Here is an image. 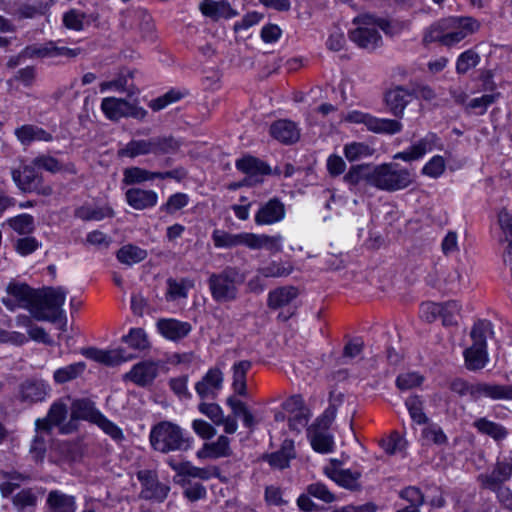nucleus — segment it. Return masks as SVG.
Segmentation results:
<instances>
[{"label":"nucleus","mask_w":512,"mask_h":512,"mask_svg":"<svg viewBox=\"0 0 512 512\" xmlns=\"http://www.w3.org/2000/svg\"><path fill=\"white\" fill-rule=\"evenodd\" d=\"M6 292L7 296L2 298V303L8 310L25 308L36 320L52 323H56L61 316L66 299V292L61 287L33 289L26 283L16 281L7 285Z\"/></svg>","instance_id":"obj_1"},{"label":"nucleus","mask_w":512,"mask_h":512,"mask_svg":"<svg viewBox=\"0 0 512 512\" xmlns=\"http://www.w3.org/2000/svg\"><path fill=\"white\" fill-rule=\"evenodd\" d=\"M344 179L352 185L365 180L371 186L390 192L403 190L414 181L413 174L396 163H385L374 167L355 166L350 169Z\"/></svg>","instance_id":"obj_2"},{"label":"nucleus","mask_w":512,"mask_h":512,"mask_svg":"<svg viewBox=\"0 0 512 512\" xmlns=\"http://www.w3.org/2000/svg\"><path fill=\"white\" fill-rule=\"evenodd\" d=\"M479 28V22L471 17L442 18L425 30L423 41L426 44L435 42L447 48H454Z\"/></svg>","instance_id":"obj_3"},{"label":"nucleus","mask_w":512,"mask_h":512,"mask_svg":"<svg viewBox=\"0 0 512 512\" xmlns=\"http://www.w3.org/2000/svg\"><path fill=\"white\" fill-rule=\"evenodd\" d=\"M356 28L350 32V38L358 46L365 49H375L381 44L379 30L394 35L400 31L398 24L378 19L371 15H361L354 19Z\"/></svg>","instance_id":"obj_4"},{"label":"nucleus","mask_w":512,"mask_h":512,"mask_svg":"<svg viewBox=\"0 0 512 512\" xmlns=\"http://www.w3.org/2000/svg\"><path fill=\"white\" fill-rule=\"evenodd\" d=\"M213 240L216 247L230 248L244 244L251 249H266L272 253L281 251V237L258 235L252 233L230 234L215 230Z\"/></svg>","instance_id":"obj_5"},{"label":"nucleus","mask_w":512,"mask_h":512,"mask_svg":"<svg viewBox=\"0 0 512 512\" xmlns=\"http://www.w3.org/2000/svg\"><path fill=\"white\" fill-rule=\"evenodd\" d=\"M242 281L236 267L228 266L219 273H212L208 278L212 298L219 303L234 301L238 295V285Z\"/></svg>","instance_id":"obj_6"},{"label":"nucleus","mask_w":512,"mask_h":512,"mask_svg":"<svg viewBox=\"0 0 512 512\" xmlns=\"http://www.w3.org/2000/svg\"><path fill=\"white\" fill-rule=\"evenodd\" d=\"M12 178L17 187L25 193L50 196L53 192L52 187L45 183L42 173L38 171L34 164L13 170Z\"/></svg>","instance_id":"obj_7"},{"label":"nucleus","mask_w":512,"mask_h":512,"mask_svg":"<svg viewBox=\"0 0 512 512\" xmlns=\"http://www.w3.org/2000/svg\"><path fill=\"white\" fill-rule=\"evenodd\" d=\"M168 464L176 472L175 482L183 486L189 484L191 478L207 481L220 476V470L217 466L196 467L189 461L175 462L172 459L168 460Z\"/></svg>","instance_id":"obj_8"},{"label":"nucleus","mask_w":512,"mask_h":512,"mask_svg":"<svg viewBox=\"0 0 512 512\" xmlns=\"http://www.w3.org/2000/svg\"><path fill=\"white\" fill-rule=\"evenodd\" d=\"M434 149H442V143L436 134L429 133L406 150L396 153L393 158L404 162L417 161Z\"/></svg>","instance_id":"obj_9"},{"label":"nucleus","mask_w":512,"mask_h":512,"mask_svg":"<svg viewBox=\"0 0 512 512\" xmlns=\"http://www.w3.org/2000/svg\"><path fill=\"white\" fill-rule=\"evenodd\" d=\"M512 476V464L508 462H497L490 473H483L477 477L480 486L483 489L491 490L497 493L504 489L502 484Z\"/></svg>","instance_id":"obj_10"},{"label":"nucleus","mask_w":512,"mask_h":512,"mask_svg":"<svg viewBox=\"0 0 512 512\" xmlns=\"http://www.w3.org/2000/svg\"><path fill=\"white\" fill-rule=\"evenodd\" d=\"M82 355L88 359L106 366H115L133 358V355L126 353L123 348L113 350H102L95 347L82 349Z\"/></svg>","instance_id":"obj_11"},{"label":"nucleus","mask_w":512,"mask_h":512,"mask_svg":"<svg viewBox=\"0 0 512 512\" xmlns=\"http://www.w3.org/2000/svg\"><path fill=\"white\" fill-rule=\"evenodd\" d=\"M189 447V439L178 425L162 421V452L187 450Z\"/></svg>","instance_id":"obj_12"},{"label":"nucleus","mask_w":512,"mask_h":512,"mask_svg":"<svg viewBox=\"0 0 512 512\" xmlns=\"http://www.w3.org/2000/svg\"><path fill=\"white\" fill-rule=\"evenodd\" d=\"M194 288V282L188 278H168L166 280L165 301L174 307L180 306L188 298L189 291Z\"/></svg>","instance_id":"obj_13"},{"label":"nucleus","mask_w":512,"mask_h":512,"mask_svg":"<svg viewBox=\"0 0 512 512\" xmlns=\"http://www.w3.org/2000/svg\"><path fill=\"white\" fill-rule=\"evenodd\" d=\"M68 415V405L65 400L59 399L55 401L45 418H39L35 421L36 431L50 433L54 426L62 424Z\"/></svg>","instance_id":"obj_14"},{"label":"nucleus","mask_w":512,"mask_h":512,"mask_svg":"<svg viewBox=\"0 0 512 512\" xmlns=\"http://www.w3.org/2000/svg\"><path fill=\"white\" fill-rule=\"evenodd\" d=\"M223 373L218 368H211L196 383L195 390L201 399H215L222 388Z\"/></svg>","instance_id":"obj_15"},{"label":"nucleus","mask_w":512,"mask_h":512,"mask_svg":"<svg viewBox=\"0 0 512 512\" xmlns=\"http://www.w3.org/2000/svg\"><path fill=\"white\" fill-rule=\"evenodd\" d=\"M17 140L24 146L33 142H52L54 137L52 133L42 127L33 124H24L15 129Z\"/></svg>","instance_id":"obj_16"},{"label":"nucleus","mask_w":512,"mask_h":512,"mask_svg":"<svg viewBox=\"0 0 512 512\" xmlns=\"http://www.w3.org/2000/svg\"><path fill=\"white\" fill-rule=\"evenodd\" d=\"M49 391V387L41 380H27L19 387V398L23 403L33 404L43 401Z\"/></svg>","instance_id":"obj_17"},{"label":"nucleus","mask_w":512,"mask_h":512,"mask_svg":"<svg viewBox=\"0 0 512 512\" xmlns=\"http://www.w3.org/2000/svg\"><path fill=\"white\" fill-rule=\"evenodd\" d=\"M359 238L363 246L370 250H376L386 245L388 233L385 226H363L359 229Z\"/></svg>","instance_id":"obj_18"},{"label":"nucleus","mask_w":512,"mask_h":512,"mask_svg":"<svg viewBox=\"0 0 512 512\" xmlns=\"http://www.w3.org/2000/svg\"><path fill=\"white\" fill-rule=\"evenodd\" d=\"M232 454L230 448V440L228 437L221 435L215 442L205 443L201 449L196 453L200 460L204 459H218L222 457H229Z\"/></svg>","instance_id":"obj_19"},{"label":"nucleus","mask_w":512,"mask_h":512,"mask_svg":"<svg viewBox=\"0 0 512 512\" xmlns=\"http://www.w3.org/2000/svg\"><path fill=\"white\" fill-rule=\"evenodd\" d=\"M158 374V364L152 361H143L133 366L125 375L126 379L137 385L145 386L153 381Z\"/></svg>","instance_id":"obj_20"},{"label":"nucleus","mask_w":512,"mask_h":512,"mask_svg":"<svg viewBox=\"0 0 512 512\" xmlns=\"http://www.w3.org/2000/svg\"><path fill=\"white\" fill-rule=\"evenodd\" d=\"M368 131L377 134H396L402 130V124L398 120L378 118L369 113H366L364 120L361 124Z\"/></svg>","instance_id":"obj_21"},{"label":"nucleus","mask_w":512,"mask_h":512,"mask_svg":"<svg viewBox=\"0 0 512 512\" xmlns=\"http://www.w3.org/2000/svg\"><path fill=\"white\" fill-rule=\"evenodd\" d=\"M296 457L293 440L285 439L281 448L273 453L264 455L263 459L273 468L285 469L289 467V463Z\"/></svg>","instance_id":"obj_22"},{"label":"nucleus","mask_w":512,"mask_h":512,"mask_svg":"<svg viewBox=\"0 0 512 512\" xmlns=\"http://www.w3.org/2000/svg\"><path fill=\"white\" fill-rule=\"evenodd\" d=\"M202 14L213 20L230 19L237 16V11L228 2L203 0L200 4Z\"/></svg>","instance_id":"obj_23"},{"label":"nucleus","mask_w":512,"mask_h":512,"mask_svg":"<svg viewBox=\"0 0 512 512\" xmlns=\"http://www.w3.org/2000/svg\"><path fill=\"white\" fill-rule=\"evenodd\" d=\"M325 474L336 482L338 485L349 489V490H358L360 488L359 472H352L349 469H339L335 465H331L324 468Z\"/></svg>","instance_id":"obj_24"},{"label":"nucleus","mask_w":512,"mask_h":512,"mask_svg":"<svg viewBox=\"0 0 512 512\" xmlns=\"http://www.w3.org/2000/svg\"><path fill=\"white\" fill-rule=\"evenodd\" d=\"M125 198L129 206L136 210H142L157 204L158 195L153 190H143L139 188H130L125 193Z\"/></svg>","instance_id":"obj_25"},{"label":"nucleus","mask_w":512,"mask_h":512,"mask_svg":"<svg viewBox=\"0 0 512 512\" xmlns=\"http://www.w3.org/2000/svg\"><path fill=\"white\" fill-rule=\"evenodd\" d=\"M285 213L283 203L277 199H271L259 209L256 214V221L257 224H274L282 221Z\"/></svg>","instance_id":"obj_26"},{"label":"nucleus","mask_w":512,"mask_h":512,"mask_svg":"<svg viewBox=\"0 0 512 512\" xmlns=\"http://www.w3.org/2000/svg\"><path fill=\"white\" fill-rule=\"evenodd\" d=\"M413 97V94L407 89L396 87L386 93L385 101L395 116H401Z\"/></svg>","instance_id":"obj_27"},{"label":"nucleus","mask_w":512,"mask_h":512,"mask_svg":"<svg viewBox=\"0 0 512 512\" xmlns=\"http://www.w3.org/2000/svg\"><path fill=\"white\" fill-rule=\"evenodd\" d=\"M472 393L479 395V398L484 396L492 400L512 401V385L478 383L475 384V388Z\"/></svg>","instance_id":"obj_28"},{"label":"nucleus","mask_w":512,"mask_h":512,"mask_svg":"<svg viewBox=\"0 0 512 512\" xmlns=\"http://www.w3.org/2000/svg\"><path fill=\"white\" fill-rule=\"evenodd\" d=\"M71 418L74 420H87L95 424L101 412L95 407L94 402L89 399H75L71 403Z\"/></svg>","instance_id":"obj_29"},{"label":"nucleus","mask_w":512,"mask_h":512,"mask_svg":"<svg viewBox=\"0 0 512 512\" xmlns=\"http://www.w3.org/2000/svg\"><path fill=\"white\" fill-rule=\"evenodd\" d=\"M192 326L189 322L174 318H162V336L168 340L177 342L188 336Z\"/></svg>","instance_id":"obj_30"},{"label":"nucleus","mask_w":512,"mask_h":512,"mask_svg":"<svg viewBox=\"0 0 512 512\" xmlns=\"http://www.w3.org/2000/svg\"><path fill=\"white\" fill-rule=\"evenodd\" d=\"M271 135L280 142L293 143L300 137L297 125L289 120H279L270 127Z\"/></svg>","instance_id":"obj_31"},{"label":"nucleus","mask_w":512,"mask_h":512,"mask_svg":"<svg viewBox=\"0 0 512 512\" xmlns=\"http://www.w3.org/2000/svg\"><path fill=\"white\" fill-rule=\"evenodd\" d=\"M46 503L50 512H76L75 497L59 490L50 491Z\"/></svg>","instance_id":"obj_32"},{"label":"nucleus","mask_w":512,"mask_h":512,"mask_svg":"<svg viewBox=\"0 0 512 512\" xmlns=\"http://www.w3.org/2000/svg\"><path fill=\"white\" fill-rule=\"evenodd\" d=\"M298 296V289L294 286H283L270 291L267 304L271 309H279L289 305Z\"/></svg>","instance_id":"obj_33"},{"label":"nucleus","mask_w":512,"mask_h":512,"mask_svg":"<svg viewBox=\"0 0 512 512\" xmlns=\"http://www.w3.org/2000/svg\"><path fill=\"white\" fill-rule=\"evenodd\" d=\"M75 216L83 221H102L111 219L114 216V211L108 205H82L75 210Z\"/></svg>","instance_id":"obj_34"},{"label":"nucleus","mask_w":512,"mask_h":512,"mask_svg":"<svg viewBox=\"0 0 512 512\" xmlns=\"http://www.w3.org/2000/svg\"><path fill=\"white\" fill-rule=\"evenodd\" d=\"M137 478L142 485L140 496L150 500L158 497L160 485L156 471L141 470L137 473Z\"/></svg>","instance_id":"obj_35"},{"label":"nucleus","mask_w":512,"mask_h":512,"mask_svg":"<svg viewBox=\"0 0 512 512\" xmlns=\"http://www.w3.org/2000/svg\"><path fill=\"white\" fill-rule=\"evenodd\" d=\"M236 167L239 171L250 177H257L270 173L269 167L257 158L245 155L236 161Z\"/></svg>","instance_id":"obj_36"},{"label":"nucleus","mask_w":512,"mask_h":512,"mask_svg":"<svg viewBox=\"0 0 512 512\" xmlns=\"http://www.w3.org/2000/svg\"><path fill=\"white\" fill-rule=\"evenodd\" d=\"M155 178H160V171L152 172L144 168L132 166L124 169L122 182L125 185H135L151 181Z\"/></svg>","instance_id":"obj_37"},{"label":"nucleus","mask_w":512,"mask_h":512,"mask_svg":"<svg viewBox=\"0 0 512 512\" xmlns=\"http://www.w3.org/2000/svg\"><path fill=\"white\" fill-rule=\"evenodd\" d=\"M0 477L5 480L0 483V493L3 498L9 497L22 482L28 479L27 476L15 470H0Z\"/></svg>","instance_id":"obj_38"},{"label":"nucleus","mask_w":512,"mask_h":512,"mask_svg":"<svg viewBox=\"0 0 512 512\" xmlns=\"http://www.w3.org/2000/svg\"><path fill=\"white\" fill-rule=\"evenodd\" d=\"M463 355L465 359V366L470 371L483 369L489 360L487 349H481L473 346L465 349Z\"/></svg>","instance_id":"obj_39"},{"label":"nucleus","mask_w":512,"mask_h":512,"mask_svg":"<svg viewBox=\"0 0 512 512\" xmlns=\"http://www.w3.org/2000/svg\"><path fill=\"white\" fill-rule=\"evenodd\" d=\"M125 105V99L106 97L102 99L101 110L107 119L118 121L124 118Z\"/></svg>","instance_id":"obj_40"},{"label":"nucleus","mask_w":512,"mask_h":512,"mask_svg":"<svg viewBox=\"0 0 512 512\" xmlns=\"http://www.w3.org/2000/svg\"><path fill=\"white\" fill-rule=\"evenodd\" d=\"M492 324L487 320H479L474 323L470 337L472 339L473 347L487 349V338L492 335Z\"/></svg>","instance_id":"obj_41"},{"label":"nucleus","mask_w":512,"mask_h":512,"mask_svg":"<svg viewBox=\"0 0 512 512\" xmlns=\"http://www.w3.org/2000/svg\"><path fill=\"white\" fill-rule=\"evenodd\" d=\"M308 435L312 448L319 453H329L333 450L334 440L333 437L326 431L318 429H309Z\"/></svg>","instance_id":"obj_42"},{"label":"nucleus","mask_w":512,"mask_h":512,"mask_svg":"<svg viewBox=\"0 0 512 512\" xmlns=\"http://www.w3.org/2000/svg\"><path fill=\"white\" fill-rule=\"evenodd\" d=\"M152 142L148 140H134L129 141L124 148L119 149L118 155L120 157L135 158L140 155L149 154L152 151Z\"/></svg>","instance_id":"obj_43"},{"label":"nucleus","mask_w":512,"mask_h":512,"mask_svg":"<svg viewBox=\"0 0 512 512\" xmlns=\"http://www.w3.org/2000/svg\"><path fill=\"white\" fill-rule=\"evenodd\" d=\"M343 153L348 161L353 162L372 156L374 149L366 143L353 141L344 146Z\"/></svg>","instance_id":"obj_44"},{"label":"nucleus","mask_w":512,"mask_h":512,"mask_svg":"<svg viewBox=\"0 0 512 512\" xmlns=\"http://www.w3.org/2000/svg\"><path fill=\"white\" fill-rule=\"evenodd\" d=\"M474 426L480 433L486 434L495 440H502L507 436V430L502 425L486 418L476 420Z\"/></svg>","instance_id":"obj_45"},{"label":"nucleus","mask_w":512,"mask_h":512,"mask_svg":"<svg viewBox=\"0 0 512 512\" xmlns=\"http://www.w3.org/2000/svg\"><path fill=\"white\" fill-rule=\"evenodd\" d=\"M446 160L441 155L432 156L422 167L421 173L431 179L440 178L446 171Z\"/></svg>","instance_id":"obj_46"},{"label":"nucleus","mask_w":512,"mask_h":512,"mask_svg":"<svg viewBox=\"0 0 512 512\" xmlns=\"http://www.w3.org/2000/svg\"><path fill=\"white\" fill-rule=\"evenodd\" d=\"M147 254L145 250H142L133 245L123 246L117 252L118 260L126 265H133L141 262L146 258Z\"/></svg>","instance_id":"obj_47"},{"label":"nucleus","mask_w":512,"mask_h":512,"mask_svg":"<svg viewBox=\"0 0 512 512\" xmlns=\"http://www.w3.org/2000/svg\"><path fill=\"white\" fill-rule=\"evenodd\" d=\"M59 42H62V40H49L45 42L44 44H31L27 45L23 49V53L27 55L28 58H53V44H57Z\"/></svg>","instance_id":"obj_48"},{"label":"nucleus","mask_w":512,"mask_h":512,"mask_svg":"<svg viewBox=\"0 0 512 512\" xmlns=\"http://www.w3.org/2000/svg\"><path fill=\"white\" fill-rule=\"evenodd\" d=\"M86 14L75 8H71L63 13L62 24L63 26L71 31H82L84 30V20Z\"/></svg>","instance_id":"obj_49"},{"label":"nucleus","mask_w":512,"mask_h":512,"mask_svg":"<svg viewBox=\"0 0 512 512\" xmlns=\"http://www.w3.org/2000/svg\"><path fill=\"white\" fill-rule=\"evenodd\" d=\"M12 503L18 512H23L36 506L37 496L31 488H25L12 497Z\"/></svg>","instance_id":"obj_50"},{"label":"nucleus","mask_w":512,"mask_h":512,"mask_svg":"<svg viewBox=\"0 0 512 512\" xmlns=\"http://www.w3.org/2000/svg\"><path fill=\"white\" fill-rule=\"evenodd\" d=\"M85 368L86 364L84 362H77L66 367L59 368L54 372V380L57 383L68 382L81 375Z\"/></svg>","instance_id":"obj_51"},{"label":"nucleus","mask_w":512,"mask_h":512,"mask_svg":"<svg viewBox=\"0 0 512 512\" xmlns=\"http://www.w3.org/2000/svg\"><path fill=\"white\" fill-rule=\"evenodd\" d=\"M293 271V267L291 265H286L281 262L272 261L268 263L266 266L260 267L257 270L261 276L265 278H278V277H286L290 275Z\"/></svg>","instance_id":"obj_52"},{"label":"nucleus","mask_w":512,"mask_h":512,"mask_svg":"<svg viewBox=\"0 0 512 512\" xmlns=\"http://www.w3.org/2000/svg\"><path fill=\"white\" fill-rule=\"evenodd\" d=\"M122 340L135 350H144L149 347L147 335L141 328H132L128 335L123 336Z\"/></svg>","instance_id":"obj_53"},{"label":"nucleus","mask_w":512,"mask_h":512,"mask_svg":"<svg viewBox=\"0 0 512 512\" xmlns=\"http://www.w3.org/2000/svg\"><path fill=\"white\" fill-rule=\"evenodd\" d=\"M441 314L442 322L445 326H451L457 324V316L460 313L461 305L456 300H450L445 303H441Z\"/></svg>","instance_id":"obj_54"},{"label":"nucleus","mask_w":512,"mask_h":512,"mask_svg":"<svg viewBox=\"0 0 512 512\" xmlns=\"http://www.w3.org/2000/svg\"><path fill=\"white\" fill-rule=\"evenodd\" d=\"M498 93L485 94L480 97L473 98L466 106L467 109L471 110L476 114H484L487 108L493 104L498 98Z\"/></svg>","instance_id":"obj_55"},{"label":"nucleus","mask_w":512,"mask_h":512,"mask_svg":"<svg viewBox=\"0 0 512 512\" xmlns=\"http://www.w3.org/2000/svg\"><path fill=\"white\" fill-rule=\"evenodd\" d=\"M405 404L411 418L417 424H425L428 421V418L423 412V403L418 396L409 397Z\"/></svg>","instance_id":"obj_56"},{"label":"nucleus","mask_w":512,"mask_h":512,"mask_svg":"<svg viewBox=\"0 0 512 512\" xmlns=\"http://www.w3.org/2000/svg\"><path fill=\"white\" fill-rule=\"evenodd\" d=\"M34 166L39 170H45L51 173H58L62 170L60 161L50 155H39L33 160Z\"/></svg>","instance_id":"obj_57"},{"label":"nucleus","mask_w":512,"mask_h":512,"mask_svg":"<svg viewBox=\"0 0 512 512\" xmlns=\"http://www.w3.org/2000/svg\"><path fill=\"white\" fill-rule=\"evenodd\" d=\"M479 55L473 50H467L461 53L456 61V70L458 73H466L475 67L479 62Z\"/></svg>","instance_id":"obj_58"},{"label":"nucleus","mask_w":512,"mask_h":512,"mask_svg":"<svg viewBox=\"0 0 512 512\" xmlns=\"http://www.w3.org/2000/svg\"><path fill=\"white\" fill-rule=\"evenodd\" d=\"M424 378L416 372H406L400 374L396 379V386L400 390H409L422 384Z\"/></svg>","instance_id":"obj_59"},{"label":"nucleus","mask_w":512,"mask_h":512,"mask_svg":"<svg viewBox=\"0 0 512 512\" xmlns=\"http://www.w3.org/2000/svg\"><path fill=\"white\" fill-rule=\"evenodd\" d=\"M95 424L103 430L104 433L109 435L115 441H122L124 434L122 430L113 422L108 420L103 414L98 417Z\"/></svg>","instance_id":"obj_60"},{"label":"nucleus","mask_w":512,"mask_h":512,"mask_svg":"<svg viewBox=\"0 0 512 512\" xmlns=\"http://www.w3.org/2000/svg\"><path fill=\"white\" fill-rule=\"evenodd\" d=\"M310 419L309 409H302L300 412L289 415V428L297 433L301 432L308 424Z\"/></svg>","instance_id":"obj_61"},{"label":"nucleus","mask_w":512,"mask_h":512,"mask_svg":"<svg viewBox=\"0 0 512 512\" xmlns=\"http://www.w3.org/2000/svg\"><path fill=\"white\" fill-rule=\"evenodd\" d=\"M399 495L402 499L410 503L409 506L419 509L424 504V496L417 487H406L400 491Z\"/></svg>","instance_id":"obj_62"},{"label":"nucleus","mask_w":512,"mask_h":512,"mask_svg":"<svg viewBox=\"0 0 512 512\" xmlns=\"http://www.w3.org/2000/svg\"><path fill=\"white\" fill-rule=\"evenodd\" d=\"M199 411L209 417L216 425L223 422V411L218 404L202 402L198 406Z\"/></svg>","instance_id":"obj_63"},{"label":"nucleus","mask_w":512,"mask_h":512,"mask_svg":"<svg viewBox=\"0 0 512 512\" xmlns=\"http://www.w3.org/2000/svg\"><path fill=\"white\" fill-rule=\"evenodd\" d=\"M39 245V241L31 236L19 238L14 243L16 251L22 256L33 253Z\"/></svg>","instance_id":"obj_64"}]
</instances>
